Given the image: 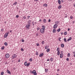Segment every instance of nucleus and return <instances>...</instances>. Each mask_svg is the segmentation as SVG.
I'll use <instances>...</instances> for the list:
<instances>
[{"mask_svg": "<svg viewBox=\"0 0 75 75\" xmlns=\"http://www.w3.org/2000/svg\"><path fill=\"white\" fill-rule=\"evenodd\" d=\"M29 61L31 62H32V61H33V59H32V58H30L29 59Z\"/></svg>", "mask_w": 75, "mask_h": 75, "instance_id": "30", "label": "nucleus"}, {"mask_svg": "<svg viewBox=\"0 0 75 75\" xmlns=\"http://www.w3.org/2000/svg\"><path fill=\"white\" fill-rule=\"evenodd\" d=\"M70 55H71V54H70V53H69L67 54V57H70Z\"/></svg>", "mask_w": 75, "mask_h": 75, "instance_id": "27", "label": "nucleus"}, {"mask_svg": "<svg viewBox=\"0 0 75 75\" xmlns=\"http://www.w3.org/2000/svg\"><path fill=\"white\" fill-rule=\"evenodd\" d=\"M35 1H38V0H34Z\"/></svg>", "mask_w": 75, "mask_h": 75, "instance_id": "60", "label": "nucleus"}, {"mask_svg": "<svg viewBox=\"0 0 75 75\" xmlns=\"http://www.w3.org/2000/svg\"><path fill=\"white\" fill-rule=\"evenodd\" d=\"M61 34L62 35H63V33L61 32Z\"/></svg>", "mask_w": 75, "mask_h": 75, "instance_id": "63", "label": "nucleus"}, {"mask_svg": "<svg viewBox=\"0 0 75 75\" xmlns=\"http://www.w3.org/2000/svg\"><path fill=\"white\" fill-rule=\"evenodd\" d=\"M74 7H75V3H74Z\"/></svg>", "mask_w": 75, "mask_h": 75, "instance_id": "62", "label": "nucleus"}, {"mask_svg": "<svg viewBox=\"0 0 75 75\" xmlns=\"http://www.w3.org/2000/svg\"><path fill=\"white\" fill-rule=\"evenodd\" d=\"M30 18V16H28L27 19H28H28H29V18Z\"/></svg>", "mask_w": 75, "mask_h": 75, "instance_id": "45", "label": "nucleus"}, {"mask_svg": "<svg viewBox=\"0 0 75 75\" xmlns=\"http://www.w3.org/2000/svg\"><path fill=\"white\" fill-rule=\"evenodd\" d=\"M40 28L38 27L37 28V30L38 31V30H40Z\"/></svg>", "mask_w": 75, "mask_h": 75, "instance_id": "38", "label": "nucleus"}, {"mask_svg": "<svg viewBox=\"0 0 75 75\" xmlns=\"http://www.w3.org/2000/svg\"><path fill=\"white\" fill-rule=\"evenodd\" d=\"M59 21H57V22L56 23V24H59Z\"/></svg>", "mask_w": 75, "mask_h": 75, "instance_id": "40", "label": "nucleus"}, {"mask_svg": "<svg viewBox=\"0 0 75 75\" xmlns=\"http://www.w3.org/2000/svg\"><path fill=\"white\" fill-rule=\"evenodd\" d=\"M23 18L24 19H26V17H25V16H23Z\"/></svg>", "mask_w": 75, "mask_h": 75, "instance_id": "49", "label": "nucleus"}, {"mask_svg": "<svg viewBox=\"0 0 75 75\" xmlns=\"http://www.w3.org/2000/svg\"><path fill=\"white\" fill-rule=\"evenodd\" d=\"M30 64V62H29L28 64H27V65H26L27 67H29Z\"/></svg>", "mask_w": 75, "mask_h": 75, "instance_id": "29", "label": "nucleus"}, {"mask_svg": "<svg viewBox=\"0 0 75 75\" xmlns=\"http://www.w3.org/2000/svg\"><path fill=\"white\" fill-rule=\"evenodd\" d=\"M18 62H20V59H19V60L18 61Z\"/></svg>", "mask_w": 75, "mask_h": 75, "instance_id": "54", "label": "nucleus"}, {"mask_svg": "<svg viewBox=\"0 0 75 75\" xmlns=\"http://www.w3.org/2000/svg\"><path fill=\"white\" fill-rule=\"evenodd\" d=\"M50 61L51 62H52L54 61V58H52V57H51L50 58Z\"/></svg>", "mask_w": 75, "mask_h": 75, "instance_id": "9", "label": "nucleus"}, {"mask_svg": "<svg viewBox=\"0 0 75 75\" xmlns=\"http://www.w3.org/2000/svg\"><path fill=\"white\" fill-rule=\"evenodd\" d=\"M58 2L59 4H61V1L60 0H58Z\"/></svg>", "mask_w": 75, "mask_h": 75, "instance_id": "21", "label": "nucleus"}, {"mask_svg": "<svg viewBox=\"0 0 75 75\" xmlns=\"http://www.w3.org/2000/svg\"><path fill=\"white\" fill-rule=\"evenodd\" d=\"M62 8V6L61 5H60L58 7V9H61Z\"/></svg>", "mask_w": 75, "mask_h": 75, "instance_id": "14", "label": "nucleus"}, {"mask_svg": "<svg viewBox=\"0 0 75 75\" xmlns=\"http://www.w3.org/2000/svg\"><path fill=\"white\" fill-rule=\"evenodd\" d=\"M21 50L22 51H24V49H23V48H21Z\"/></svg>", "mask_w": 75, "mask_h": 75, "instance_id": "35", "label": "nucleus"}, {"mask_svg": "<svg viewBox=\"0 0 75 75\" xmlns=\"http://www.w3.org/2000/svg\"><path fill=\"white\" fill-rule=\"evenodd\" d=\"M22 42H24V40L23 39H22Z\"/></svg>", "mask_w": 75, "mask_h": 75, "instance_id": "46", "label": "nucleus"}, {"mask_svg": "<svg viewBox=\"0 0 75 75\" xmlns=\"http://www.w3.org/2000/svg\"><path fill=\"white\" fill-rule=\"evenodd\" d=\"M10 33H12V30H10Z\"/></svg>", "mask_w": 75, "mask_h": 75, "instance_id": "59", "label": "nucleus"}, {"mask_svg": "<svg viewBox=\"0 0 75 75\" xmlns=\"http://www.w3.org/2000/svg\"><path fill=\"white\" fill-rule=\"evenodd\" d=\"M64 45L63 43H62L61 45V47L62 48H64Z\"/></svg>", "mask_w": 75, "mask_h": 75, "instance_id": "11", "label": "nucleus"}, {"mask_svg": "<svg viewBox=\"0 0 75 75\" xmlns=\"http://www.w3.org/2000/svg\"><path fill=\"white\" fill-rule=\"evenodd\" d=\"M61 38L60 37L59 39V41H60V42L61 41Z\"/></svg>", "mask_w": 75, "mask_h": 75, "instance_id": "34", "label": "nucleus"}, {"mask_svg": "<svg viewBox=\"0 0 75 75\" xmlns=\"http://www.w3.org/2000/svg\"><path fill=\"white\" fill-rule=\"evenodd\" d=\"M8 33H6L4 36V38H7V36H8Z\"/></svg>", "mask_w": 75, "mask_h": 75, "instance_id": "6", "label": "nucleus"}, {"mask_svg": "<svg viewBox=\"0 0 75 75\" xmlns=\"http://www.w3.org/2000/svg\"><path fill=\"white\" fill-rule=\"evenodd\" d=\"M57 52H60V49H59V47H58L57 48Z\"/></svg>", "mask_w": 75, "mask_h": 75, "instance_id": "18", "label": "nucleus"}, {"mask_svg": "<svg viewBox=\"0 0 75 75\" xmlns=\"http://www.w3.org/2000/svg\"><path fill=\"white\" fill-rule=\"evenodd\" d=\"M24 65H25V66H27V62H25Z\"/></svg>", "mask_w": 75, "mask_h": 75, "instance_id": "25", "label": "nucleus"}, {"mask_svg": "<svg viewBox=\"0 0 75 75\" xmlns=\"http://www.w3.org/2000/svg\"><path fill=\"white\" fill-rule=\"evenodd\" d=\"M36 71L35 70H33L32 71V74H34L35 71Z\"/></svg>", "mask_w": 75, "mask_h": 75, "instance_id": "33", "label": "nucleus"}, {"mask_svg": "<svg viewBox=\"0 0 75 75\" xmlns=\"http://www.w3.org/2000/svg\"><path fill=\"white\" fill-rule=\"evenodd\" d=\"M57 27H58V25L57 24H55L53 26V28L55 29L57 28Z\"/></svg>", "mask_w": 75, "mask_h": 75, "instance_id": "7", "label": "nucleus"}, {"mask_svg": "<svg viewBox=\"0 0 75 75\" xmlns=\"http://www.w3.org/2000/svg\"><path fill=\"white\" fill-rule=\"evenodd\" d=\"M44 56V53H42L40 54L39 57H43Z\"/></svg>", "mask_w": 75, "mask_h": 75, "instance_id": "8", "label": "nucleus"}, {"mask_svg": "<svg viewBox=\"0 0 75 75\" xmlns=\"http://www.w3.org/2000/svg\"><path fill=\"white\" fill-rule=\"evenodd\" d=\"M67 30H68V31H69V30H70V29L68 28Z\"/></svg>", "mask_w": 75, "mask_h": 75, "instance_id": "55", "label": "nucleus"}, {"mask_svg": "<svg viewBox=\"0 0 75 75\" xmlns=\"http://www.w3.org/2000/svg\"><path fill=\"white\" fill-rule=\"evenodd\" d=\"M71 39H72V38H71V37H70L67 40V41H70V40H71Z\"/></svg>", "mask_w": 75, "mask_h": 75, "instance_id": "17", "label": "nucleus"}, {"mask_svg": "<svg viewBox=\"0 0 75 75\" xmlns=\"http://www.w3.org/2000/svg\"><path fill=\"white\" fill-rule=\"evenodd\" d=\"M47 46H46V47H45V49H47Z\"/></svg>", "mask_w": 75, "mask_h": 75, "instance_id": "53", "label": "nucleus"}, {"mask_svg": "<svg viewBox=\"0 0 75 75\" xmlns=\"http://www.w3.org/2000/svg\"><path fill=\"white\" fill-rule=\"evenodd\" d=\"M1 31H3V29H1Z\"/></svg>", "mask_w": 75, "mask_h": 75, "instance_id": "58", "label": "nucleus"}, {"mask_svg": "<svg viewBox=\"0 0 75 75\" xmlns=\"http://www.w3.org/2000/svg\"><path fill=\"white\" fill-rule=\"evenodd\" d=\"M4 44L5 46H7V45H8V44H7V42H5L4 43Z\"/></svg>", "mask_w": 75, "mask_h": 75, "instance_id": "28", "label": "nucleus"}, {"mask_svg": "<svg viewBox=\"0 0 75 75\" xmlns=\"http://www.w3.org/2000/svg\"><path fill=\"white\" fill-rule=\"evenodd\" d=\"M50 59H48L46 60V61H50Z\"/></svg>", "mask_w": 75, "mask_h": 75, "instance_id": "52", "label": "nucleus"}, {"mask_svg": "<svg viewBox=\"0 0 75 75\" xmlns=\"http://www.w3.org/2000/svg\"><path fill=\"white\" fill-rule=\"evenodd\" d=\"M39 21H40V22H41V19H40L39 20Z\"/></svg>", "mask_w": 75, "mask_h": 75, "instance_id": "61", "label": "nucleus"}, {"mask_svg": "<svg viewBox=\"0 0 75 75\" xmlns=\"http://www.w3.org/2000/svg\"><path fill=\"white\" fill-rule=\"evenodd\" d=\"M61 2H62V3H63V2H64V0H61Z\"/></svg>", "mask_w": 75, "mask_h": 75, "instance_id": "57", "label": "nucleus"}, {"mask_svg": "<svg viewBox=\"0 0 75 75\" xmlns=\"http://www.w3.org/2000/svg\"><path fill=\"white\" fill-rule=\"evenodd\" d=\"M36 45H37V46H40V44H39V43H37Z\"/></svg>", "mask_w": 75, "mask_h": 75, "instance_id": "43", "label": "nucleus"}, {"mask_svg": "<svg viewBox=\"0 0 75 75\" xmlns=\"http://www.w3.org/2000/svg\"><path fill=\"white\" fill-rule=\"evenodd\" d=\"M32 24L33 27H34V21H33L32 22Z\"/></svg>", "mask_w": 75, "mask_h": 75, "instance_id": "15", "label": "nucleus"}, {"mask_svg": "<svg viewBox=\"0 0 75 75\" xmlns=\"http://www.w3.org/2000/svg\"><path fill=\"white\" fill-rule=\"evenodd\" d=\"M36 36H38V33H36Z\"/></svg>", "mask_w": 75, "mask_h": 75, "instance_id": "56", "label": "nucleus"}, {"mask_svg": "<svg viewBox=\"0 0 75 75\" xmlns=\"http://www.w3.org/2000/svg\"><path fill=\"white\" fill-rule=\"evenodd\" d=\"M17 57V55L16 54H13L12 56V59H14V58H16Z\"/></svg>", "mask_w": 75, "mask_h": 75, "instance_id": "1", "label": "nucleus"}, {"mask_svg": "<svg viewBox=\"0 0 75 75\" xmlns=\"http://www.w3.org/2000/svg\"><path fill=\"white\" fill-rule=\"evenodd\" d=\"M47 6H48V5L45 4L43 5V6H44V7H47Z\"/></svg>", "mask_w": 75, "mask_h": 75, "instance_id": "19", "label": "nucleus"}, {"mask_svg": "<svg viewBox=\"0 0 75 75\" xmlns=\"http://www.w3.org/2000/svg\"><path fill=\"white\" fill-rule=\"evenodd\" d=\"M10 57V55L9 54H7L5 55V57L6 58H8Z\"/></svg>", "mask_w": 75, "mask_h": 75, "instance_id": "5", "label": "nucleus"}, {"mask_svg": "<svg viewBox=\"0 0 75 75\" xmlns=\"http://www.w3.org/2000/svg\"><path fill=\"white\" fill-rule=\"evenodd\" d=\"M17 2H16L13 4V5H17Z\"/></svg>", "mask_w": 75, "mask_h": 75, "instance_id": "26", "label": "nucleus"}, {"mask_svg": "<svg viewBox=\"0 0 75 75\" xmlns=\"http://www.w3.org/2000/svg\"><path fill=\"white\" fill-rule=\"evenodd\" d=\"M48 22H49V23H50V22H51V20L49 19Z\"/></svg>", "mask_w": 75, "mask_h": 75, "instance_id": "51", "label": "nucleus"}, {"mask_svg": "<svg viewBox=\"0 0 75 75\" xmlns=\"http://www.w3.org/2000/svg\"><path fill=\"white\" fill-rule=\"evenodd\" d=\"M33 74L34 75H37V72H36V71Z\"/></svg>", "mask_w": 75, "mask_h": 75, "instance_id": "36", "label": "nucleus"}, {"mask_svg": "<svg viewBox=\"0 0 75 75\" xmlns=\"http://www.w3.org/2000/svg\"><path fill=\"white\" fill-rule=\"evenodd\" d=\"M61 31V29L60 28H59V29L57 30V32H59Z\"/></svg>", "mask_w": 75, "mask_h": 75, "instance_id": "31", "label": "nucleus"}, {"mask_svg": "<svg viewBox=\"0 0 75 75\" xmlns=\"http://www.w3.org/2000/svg\"><path fill=\"white\" fill-rule=\"evenodd\" d=\"M16 18H18L19 17V16L18 15H16Z\"/></svg>", "mask_w": 75, "mask_h": 75, "instance_id": "48", "label": "nucleus"}, {"mask_svg": "<svg viewBox=\"0 0 75 75\" xmlns=\"http://www.w3.org/2000/svg\"><path fill=\"white\" fill-rule=\"evenodd\" d=\"M36 55H38V53L37 51H36Z\"/></svg>", "mask_w": 75, "mask_h": 75, "instance_id": "41", "label": "nucleus"}, {"mask_svg": "<svg viewBox=\"0 0 75 75\" xmlns=\"http://www.w3.org/2000/svg\"><path fill=\"white\" fill-rule=\"evenodd\" d=\"M44 30L42 29H40V32L42 34H44Z\"/></svg>", "mask_w": 75, "mask_h": 75, "instance_id": "4", "label": "nucleus"}, {"mask_svg": "<svg viewBox=\"0 0 75 75\" xmlns=\"http://www.w3.org/2000/svg\"><path fill=\"white\" fill-rule=\"evenodd\" d=\"M70 18L71 19H72V18H73V17H72V16H71L70 17Z\"/></svg>", "mask_w": 75, "mask_h": 75, "instance_id": "42", "label": "nucleus"}, {"mask_svg": "<svg viewBox=\"0 0 75 75\" xmlns=\"http://www.w3.org/2000/svg\"><path fill=\"white\" fill-rule=\"evenodd\" d=\"M64 40L65 42H67V39L66 38L64 39Z\"/></svg>", "mask_w": 75, "mask_h": 75, "instance_id": "20", "label": "nucleus"}, {"mask_svg": "<svg viewBox=\"0 0 75 75\" xmlns=\"http://www.w3.org/2000/svg\"><path fill=\"white\" fill-rule=\"evenodd\" d=\"M50 49L48 48L47 49L46 51L47 52H48L50 51Z\"/></svg>", "mask_w": 75, "mask_h": 75, "instance_id": "24", "label": "nucleus"}, {"mask_svg": "<svg viewBox=\"0 0 75 75\" xmlns=\"http://www.w3.org/2000/svg\"><path fill=\"white\" fill-rule=\"evenodd\" d=\"M4 72H2L1 73V75H3V74H4Z\"/></svg>", "mask_w": 75, "mask_h": 75, "instance_id": "37", "label": "nucleus"}, {"mask_svg": "<svg viewBox=\"0 0 75 75\" xmlns=\"http://www.w3.org/2000/svg\"><path fill=\"white\" fill-rule=\"evenodd\" d=\"M64 35H67V32H64Z\"/></svg>", "mask_w": 75, "mask_h": 75, "instance_id": "39", "label": "nucleus"}, {"mask_svg": "<svg viewBox=\"0 0 75 75\" xmlns=\"http://www.w3.org/2000/svg\"><path fill=\"white\" fill-rule=\"evenodd\" d=\"M56 32V30H55V29H54L53 30L52 32L53 33H55Z\"/></svg>", "mask_w": 75, "mask_h": 75, "instance_id": "12", "label": "nucleus"}, {"mask_svg": "<svg viewBox=\"0 0 75 75\" xmlns=\"http://www.w3.org/2000/svg\"><path fill=\"white\" fill-rule=\"evenodd\" d=\"M4 49V46L1 47V50H3Z\"/></svg>", "mask_w": 75, "mask_h": 75, "instance_id": "32", "label": "nucleus"}, {"mask_svg": "<svg viewBox=\"0 0 75 75\" xmlns=\"http://www.w3.org/2000/svg\"><path fill=\"white\" fill-rule=\"evenodd\" d=\"M59 54H60V52H57V55L58 56H59Z\"/></svg>", "mask_w": 75, "mask_h": 75, "instance_id": "22", "label": "nucleus"}, {"mask_svg": "<svg viewBox=\"0 0 75 75\" xmlns=\"http://www.w3.org/2000/svg\"><path fill=\"white\" fill-rule=\"evenodd\" d=\"M41 43L42 44H44V41H42V42H41Z\"/></svg>", "mask_w": 75, "mask_h": 75, "instance_id": "44", "label": "nucleus"}, {"mask_svg": "<svg viewBox=\"0 0 75 75\" xmlns=\"http://www.w3.org/2000/svg\"><path fill=\"white\" fill-rule=\"evenodd\" d=\"M30 26H31V25H28V24H27L26 25V28L27 30H28V29H30Z\"/></svg>", "mask_w": 75, "mask_h": 75, "instance_id": "3", "label": "nucleus"}, {"mask_svg": "<svg viewBox=\"0 0 75 75\" xmlns=\"http://www.w3.org/2000/svg\"><path fill=\"white\" fill-rule=\"evenodd\" d=\"M47 71H48V70H47L46 69H45V72H47Z\"/></svg>", "mask_w": 75, "mask_h": 75, "instance_id": "47", "label": "nucleus"}, {"mask_svg": "<svg viewBox=\"0 0 75 75\" xmlns=\"http://www.w3.org/2000/svg\"><path fill=\"white\" fill-rule=\"evenodd\" d=\"M32 21L31 20H29L27 23L28 24L31 25Z\"/></svg>", "mask_w": 75, "mask_h": 75, "instance_id": "2", "label": "nucleus"}, {"mask_svg": "<svg viewBox=\"0 0 75 75\" xmlns=\"http://www.w3.org/2000/svg\"><path fill=\"white\" fill-rule=\"evenodd\" d=\"M42 28H41V29H42L43 30H45V26L42 25Z\"/></svg>", "mask_w": 75, "mask_h": 75, "instance_id": "13", "label": "nucleus"}, {"mask_svg": "<svg viewBox=\"0 0 75 75\" xmlns=\"http://www.w3.org/2000/svg\"><path fill=\"white\" fill-rule=\"evenodd\" d=\"M66 60L67 61H69V58H67Z\"/></svg>", "mask_w": 75, "mask_h": 75, "instance_id": "50", "label": "nucleus"}, {"mask_svg": "<svg viewBox=\"0 0 75 75\" xmlns=\"http://www.w3.org/2000/svg\"><path fill=\"white\" fill-rule=\"evenodd\" d=\"M7 72V73H8L9 74H11V73L10 72V71L8 70H7L6 71Z\"/></svg>", "mask_w": 75, "mask_h": 75, "instance_id": "16", "label": "nucleus"}, {"mask_svg": "<svg viewBox=\"0 0 75 75\" xmlns=\"http://www.w3.org/2000/svg\"><path fill=\"white\" fill-rule=\"evenodd\" d=\"M46 19H45L43 20V22L44 23H47V21H46Z\"/></svg>", "mask_w": 75, "mask_h": 75, "instance_id": "23", "label": "nucleus"}, {"mask_svg": "<svg viewBox=\"0 0 75 75\" xmlns=\"http://www.w3.org/2000/svg\"><path fill=\"white\" fill-rule=\"evenodd\" d=\"M73 54H75V52H73Z\"/></svg>", "mask_w": 75, "mask_h": 75, "instance_id": "64", "label": "nucleus"}, {"mask_svg": "<svg viewBox=\"0 0 75 75\" xmlns=\"http://www.w3.org/2000/svg\"><path fill=\"white\" fill-rule=\"evenodd\" d=\"M63 53H62L60 54V58H62L63 57Z\"/></svg>", "mask_w": 75, "mask_h": 75, "instance_id": "10", "label": "nucleus"}]
</instances>
